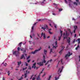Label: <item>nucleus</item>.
<instances>
[{"label": "nucleus", "mask_w": 80, "mask_h": 80, "mask_svg": "<svg viewBox=\"0 0 80 80\" xmlns=\"http://www.w3.org/2000/svg\"><path fill=\"white\" fill-rule=\"evenodd\" d=\"M63 68V67L62 66V68H59L58 72V74H57L55 77V80H58L59 79V78L61 76V73H62V72Z\"/></svg>", "instance_id": "f257e3e1"}, {"label": "nucleus", "mask_w": 80, "mask_h": 80, "mask_svg": "<svg viewBox=\"0 0 80 80\" xmlns=\"http://www.w3.org/2000/svg\"><path fill=\"white\" fill-rule=\"evenodd\" d=\"M69 2V7L72 8L73 6V4L77 6L78 4L80 5V2H79L78 0H76V2H74V3L71 0H68Z\"/></svg>", "instance_id": "f03ea898"}, {"label": "nucleus", "mask_w": 80, "mask_h": 80, "mask_svg": "<svg viewBox=\"0 0 80 80\" xmlns=\"http://www.w3.org/2000/svg\"><path fill=\"white\" fill-rule=\"evenodd\" d=\"M20 50V48L19 47L18 48V51H13V55H15L16 57H18V56L20 55V53L18 52V51H19Z\"/></svg>", "instance_id": "7ed1b4c3"}, {"label": "nucleus", "mask_w": 80, "mask_h": 80, "mask_svg": "<svg viewBox=\"0 0 80 80\" xmlns=\"http://www.w3.org/2000/svg\"><path fill=\"white\" fill-rule=\"evenodd\" d=\"M43 58L44 59L42 61V62H38L37 63L38 65L39 66H43V63L46 62V61H45V55H43Z\"/></svg>", "instance_id": "20e7f679"}, {"label": "nucleus", "mask_w": 80, "mask_h": 80, "mask_svg": "<svg viewBox=\"0 0 80 80\" xmlns=\"http://www.w3.org/2000/svg\"><path fill=\"white\" fill-rule=\"evenodd\" d=\"M60 63L61 64H62L63 65H66V63H65V62L64 60H63V59H61L58 62V65L57 66V67H58V64H60Z\"/></svg>", "instance_id": "39448f33"}, {"label": "nucleus", "mask_w": 80, "mask_h": 80, "mask_svg": "<svg viewBox=\"0 0 80 80\" xmlns=\"http://www.w3.org/2000/svg\"><path fill=\"white\" fill-rule=\"evenodd\" d=\"M66 33H64L63 34L64 36H65V37H63L64 38V40L65 39V38H67V37L69 35V33H68L67 31H65Z\"/></svg>", "instance_id": "423d86ee"}, {"label": "nucleus", "mask_w": 80, "mask_h": 80, "mask_svg": "<svg viewBox=\"0 0 80 80\" xmlns=\"http://www.w3.org/2000/svg\"><path fill=\"white\" fill-rule=\"evenodd\" d=\"M44 31H46L47 28V29H48V26L47 25H45L44 26H42L41 28Z\"/></svg>", "instance_id": "0eeeda50"}, {"label": "nucleus", "mask_w": 80, "mask_h": 80, "mask_svg": "<svg viewBox=\"0 0 80 80\" xmlns=\"http://www.w3.org/2000/svg\"><path fill=\"white\" fill-rule=\"evenodd\" d=\"M72 55V53H71L70 54V52H68V53L65 56V58L66 59H67L68 58H69L70 56Z\"/></svg>", "instance_id": "6e6552de"}, {"label": "nucleus", "mask_w": 80, "mask_h": 80, "mask_svg": "<svg viewBox=\"0 0 80 80\" xmlns=\"http://www.w3.org/2000/svg\"><path fill=\"white\" fill-rule=\"evenodd\" d=\"M42 49V48L40 47L38 49V50H35L34 51H33L31 52V53H32V54H35V53H37V52H38V51H40V50H41Z\"/></svg>", "instance_id": "1a4fd4ad"}, {"label": "nucleus", "mask_w": 80, "mask_h": 80, "mask_svg": "<svg viewBox=\"0 0 80 80\" xmlns=\"http://www.w3.org/2000/svg\"><path fill=\"white\" fill-rule=\"evenodd\" d=\"M37 22H35L34 24H33L31 28V33L32 32H33V29L35 27V25L37 24Z\"/></svg>", "instance_id": "9d476101"}, {"label": "nucleus", "mask_w": 80, "mask_h": 80, "mask_svg": "<svg viewBox=\"0 0 80 80\" xmlns=\"http://www.w3.org/2000/svg\"><path fill=\"white\" fill-rule=\"evenodd\" d=\"M70 41H71V39L70 38H68L67 39V42L68 43V45L67 48L68 46H70Z\"/></svg>", "instance_id": "9b49d317"}, {"label": "nucleus", "mask_w": 80, "mask_h": 80, "mask_svg": "<svg viewBox=\"0 0 80 80\" xmlns=\"http://www.w3.org/2000/svg\"><path fill=\"white\" fill-rule=\"evenodd\" d=\"M53 47V48H56L58 46H57V42L56 41L52 45Z\"/></svg>", "instance_id": "f8f14e48"}, {"label": "nucleus", "mask_w": 80, "mask_h": 80, "mask_svg": "<svg viewBox=\"0 0 80 80\" xmlns=\"http://www.w3.org/2000/svg\"><path fill=\"white\" fill-rule=\"evenodd\" d=\"M61 47H62V49L59 52V53L60 55L62 54V52H63V49L64 48H65V47L62 46H61Z\"/></svg>", "instance_id": "ddd939ff"}, {"label": "nucleus", "mask_w": 80, "mask_h": 80, "mask_svg": "<svg viewBox=\"0 0 80 80\" xmlns=\"http://www.w3.org/2000/svg\"><path fill=\"white\" fill-rule=\"evenodd\" d=\"M41 37H43V39H45L46 38V36L45 34L43 32H42L41 34Z\"/></svg>", "instance_id": "4468645a"}, {"label": "nucleus", "mask_w": 80, "mask_h": 80, "mask_svg": "<svg viewBox=\"0 0 80 80\" xmlns=\"http://www.w3.org/2000/svg\"><path fill=\"white\" fill-rule=\"evenodd\" d=\"M33 77V78L32 79V80H34L35 79V78L37 77V75H32V76L31 78H30V79H31V78H32V77Z\"/></svg>", "instance_id": "2eb2a0df"}, {"label": "nucleus", "mask_w": 80, "mask_h": 80, "mask_svg": "<svg viewBox=\"0 0 80 80\" xmlns=\"http://www.w3.org/2000/svg\"><path fill=\"white\" fill-rule=\"evenodd\" d=\"M62 33H63V31H61L60 32V33H61V36H59L58 37V40L60 41V39H61V38L62 37Z\"/></svg>", "instance_id": "dca6fc26"}, {"label": "nucleus", "mask_w": 80, "mask_h": 80, "mask_svg": "<svg viewBox=\"0 0 80 80\" xmlns=\"http://www.w3.org/2000/svg\"><path fill=\"white\" fill-rule=\"evenodd\" d=\"M46 1V0H43V1L40 2V3L42 5H43L45 4Z\"/></svg>", "instance_id": "f3484780"}, {"label": "nucleus", "mask_w": 80, "mask_h": 80, "mask_svg": "<svg viewBox=\"0 0 80 80\" xmlns=\"http://www.w3.org/2000/svg\"><path fill=\"white\" fill-rule=\"evenodd\" d=\"M30 73V72L29 71H26V73L24 74L25 78H26V77H27V73Z\"/></svg>", "instance_id": "a211bd4d"}, {"label": "nucleus", "mask_w": 80, "mask_h": 80, "mask_svg": "<svg viewBox=\"0 0 80 80\" xmlns=\"http://www.w3.org/2000/svg\"><path fill=\"white\" fill-rule=\"evenodd\" d=\"M21 51H23V53H25V52H26V49H25L23 48H22L21 49Z\"/></svg>", "instance_id": "6ab92c4d"}, {"label": "nucleus", "mask_w": 80, "mask_h": 80, "mask_svg": "<svg viewBox=\"0 0 80 80\" xmlns=\"http://www.w3.org/2000/svg\"><path fill=\"white\" fill-rule=\"evenodd\" d=\"M35 65H36V62L34 63L33 64V65L32 67V68H34V69H35V68H36V66H35Z\"/></svg>", "instance_id": "aec40b11"}, {"label": "nucleus", "mask_w": 80, "mask_h": 80, "mask_svg": "<svg viewBox=\"0 0 80 80\" xmlns=\"http://www.w3.org/2000/svg\"><path fill=\"white\" fill-rule=\"evenodd\" d=\"M74 33H75V30L77 29V26H74Z\"/></svg>", "instance_id": "412c9836"}, {"label": "nucleus", "mask_w": 80, "mask_h": 80, "mask_svg": "<svg viewBox=\"0 0 80 80\" xmlns=\"http://www.w3.org/2000/svg\"><path fill=\"white\" fill-rule=\"evenodd\" d=\"M29 44H33V45H35V42H32V41H29Z\"/></svg>", "instance_id": "4be33fe9"}, {"label": "nucleus", "mask_w": 80, "mask_h": 80, "mask_svg": "<svg viewBox=\"0 0 80 80\" xmlns=\"http://www.w3.org/2000/svg\"><path fill=\"white\" fill-rule=\"evenodd\" d=\"M23 58L24 59H25V58L24 56V54H22L21 57V59H22Z\"/></svg>", "instance_id": "5701e85b"}, {"label": "nucleus", "mask_w": 80, "mask_h": 80, "mask_svg": "<svg viewBox=\"0 0 80 80\" xmlns=\"http://www.w3.org/2000/svg\"><path fill=\"white\" fill-rule=\"evenodd\" d=\"M76 42H78V44H79L80 43V38H78L77 40L76 41Z\"/></svg>", "instance_id": "b1692460"}, {"label": "nucleus", "mask_w": 80, "mask_h": 80, "mask_svg": "<svg viewBox=\"0 0 80 80\" xmlns=\"http://www.w3.org/2000/svg\"><path fill=\"white\" fill-rule=\"evenodd\" d=\"M52 61V59H51L49 61H48L45 64V65H47V64H48L49 62H51Z\"/></svg>", "instance_id": "393cba45"}, {"label": "nucleus", "mask_w": 80, "mask_h": 80, "mask_svg": "<svg viewBox=\"0 0 80 80\" xmlns=\"http://www.w3.org/2000/svg\"><path fill=\"white\" fill-rule=\"evenodd\" d=\"M32 37H33V36H35V34L33 33L32 34H31L30 35V37L31 38H32Z\"/></svg>", "instance_id": "a878e982"}, {"label": "nucleus", "mask_w": 80, "mask_h": 80, "mask_svg": "<svg viewBox=\"0 0 80 80\" xmlns=\"http://www.w3.org/2000/svg\"><path fill=\"white\" fill-rule=\"evenodd\" d=\"M2 65H3L4 67H6L7 65V63H4L3 62L2 63Z\"/></svg>", "instance_id": "bb28decb"}, {"label": "nucleus", "mask_w": 80, "mask_h": 80, "mask_svg": "<svg viewBox=\"0 0 80 80\" xmlns=\"http://www.w3.org/2000/svg\"><path fill=\"white\" fill-rule=\"evenodd\" d=\"M40 74H39V75L38 76V77H37V80H40Z\"/></svg>", "instance_id": "cd10ccee"}, {"label": "nucleus", "mask_w": 80, "mask_h": 80, "mask_svg": "<svg viewBox=\"0 0 80 80\" xmlns=\"http://www.w3.org/2000/svg\"><path fill=\"white\" fill-rule=\"evenodd\" d=\"M21 63H22V62H21V61H19V62H18V66H19V65H20V64H21Z\"/></svg>", "instance_id": "c85d7f7f"}, {"label": "nucleus", "mask_w": 80, "mask_h": 80, "mask_svg": "<svg viewBox=\"0 0 80 80\" xmlns=\"http://www.w3.org/2000/svg\"><path fill=\"white\" fill-rule=\"evenodd\" d=\"M68 31L69 33H70L71 34V35H72V33H73V32H71V31H70V29H68Z\"/></svg>", "instance_id": "c756f323"}, {"label": "nucleus", "mask_w": 80, "mask_h": 80, "mask_svg": "<svg viewBox=\"0 0 80 80\" xmlns=\"http://www.w3.org/2000/svg\"><path fill=\"white\" fill-rule=\"evenodd\" d=\"M45 70V68H43L42 70V71L41 72L39 73L40 75L41 74V73H42V72H43V70Z\"/></svg>", "instance_id": "7c9ffc66"}, {"label": "nucleus", "mask_w": 80, "mask_h": 80, "mask_svg": "<svg viewBox=\"0 0 80 80\" xmlns=\"http://www.w3.org/2000/svg\"><path fill=\"white\" fill-rule=\"evenodd\" d=\"M51 78H52V76H49V78L48 79V80H50V79H51Z\"/></svg>", "instance_id": "2f4dec72"}, {"label": "nucleus", "mask_w": 80, "mask_h": 80, "mask_svg": "<svg viewBox=\"0 0 80 80\" xmlns=\"http://www.w3.org/2000/svg\"><path fill=\"white\" fill-rule=\"evenodd\" d=\"M47 51L45 50H44V53L45 55H46V54H47Z\"/></svg>", "instance_id": "473e14b6"}, {"label": "nucleus", "mask_w": 80, "mask_h": 80, "mask_svg": "<svg viewBox=\"0 0 80 80\" xmlns=\"http://www.w3.org/2000/svg\"><path fill=\"white\" fill-rule=\"evenodd\" d=\"M50 68V64H49L48 66V68H47V70H49V68Z\"/></svg>", "instance_id": "72a5a7b5"}, {"label": "nucleus", "mask_w": 80, "mask_h": 80, "mask_svg": "<svg viewBox=\"0 0 80 80\" xmlns=\"http://www.w3.org/2000/svg\"><path fill=\"white\" fill-rule=\"evenodd\" d=\"M8 75H10V71H8Z\"/></svg>", "instance_id": "f704fd0d"}, {"label": "nucleus", "mask_w": 80, "mask_h": 80, "mask_svg": "<svg viewBox=\"0 0 80 80\" xmlns=\"http://www.w3.org/2000/svg\"><path fill=\"white\" fill-rule=\"evenodd\" d=\"M62 10H63V9H62V8L59 9V12H62Z\"/></svg>", "instance_id": "c9c22d12"}, {"label": "nucleus", "mask_w": 80, "mask_h": 80, "mask_svg": "<svg viewBox=\"0 0 80 80\" xmlns=\"http://www.w3.org/2000/svg\"><path fill=\"white\" fill-rule=\"evenodd\" d=\"M48 32H49V34H50L51 35V34H53V32H51V31H48Z\"/></svg>", "instance_id": "e433bc0d"}, {"label": "nucleus", "mask_w": 80, "mask_h": 80, "mask_svg": "<svg viewBox=\"0 0 80 80\" xmlns=\"http://www.w3.org/2000/svg\"><path fill=\"white\" fill-rule=\"evenodd\" d=\"M76 40H75V39H74L73 41H72V43H75V41Z\"/></svg>", "instance_id": "4c0bfd02"}, {"label": "nucleus", "mask_w": 80, "mask_h": 80, "mask_svg": "<svg viewBox=\"0 0 80 80\" xmlns=\"http://www.w3.org/2000/svg\"><path fill=\"white\" fill-rule=\"evenodd\" d=\"M22 42H20V43H19V44H18V45L19 46H20V47H21V45H22Z\"/></svg>", "instance_id": "58836bf2"}, {"label": "nucleus", "mask_w": 80, "mask_h": 80, "mask_svg": "<svg viewBox=\"0 0 80 80\" xmlns=\"http://www.w3.org/2000/svg\"><path fill=\"white\" fill-rule=\"evenodd\" d=\"M52 50H53L52 49H51L50 53H52Z\"/></svg>", "instance_id": "ea45409f"}, {"label": "nucleus", "mask_w": 80, "mask_h": 80, "mask_svg": "<svg viewBox=\"0 0 80 80\" xmlns=\"http://www.w3.org/2000/svg\"><path fill=\"white\" fill-rule=\"evenodd\" d=\"M28 69H29V70H31V69H32V68H31L30 66H29Z\"/></svg>", "instance_id": "a19ab883"}, {"label": "nucleus", "mask_w": 80, "mask_h": 80, "mask_svg": "<svg viewBox=\"0 0 80 80\" xmlns=\"http://www.w3.org/2000/svg\"><path fill=\"white\" fill-rule=\"evenodd\" d=\"M45 75H46V73H44V75H42V77H43Z\"/></svg>", "instance_id": "79ce46f5"}, {"label": "nucleus", "mask_w": 80, "mask_h": 80, "mask_svg": "<svg viewBox=\"0 0 80 80\" xmlns=\"http://www.w3.org/2000/svg\"><path fill=\"white\" fill-rule=\"evenodd\" d=\"M23 79V78L22 77H21V78L19 79L18 80H21L22 79Z\"/></svg>", "instance_id": "37998d69"}, {"label": "nucleus", "mask_w": 80, "mask_h": 80, "mask_svg": "<svg viewBox=\"0 0 80 80\" xmlns=\"http://www.w3.org/2000/svg\"><path fill=\"white\" fill-rule=\"evenodd\" d=\"M30 58V56H29L27 58V60H28Z\"/></svg>", "instance_id": "c03bdc74"}, {"label": "nucleus", "mask_w": 80, "mask_h": 80, "mask_svg": "<svg viewBox=\"0 0 80 80\" xmlns=\"http://www.w3.org/2000/svg\"><path fill=\"white\" fill-rule=\"evenodd\" d=\"M53 5H55V6H56V7H57V5H58L57 4H56L55 3H54Z\"/></svg>", "instance_id": "a18cd8bd"}, {"label": "nucleus", "mask_w": 80, "mask_h": 80, "mask_svg": "<svg viewBox=\"0 0 80 80\" xmlns=\"http://www.w3.org/2000/svg\"><path fill=\"white\" fill-rule=\"evenodd\" d=\"M26 66H28V64L27 62H25Z\"/></svg>", "instance_id": "49530a36"}, {"label": "nucleus", "mask_w": 80, "mask_h": 80, "mask_svg": "<svg viewBox=\"0 0 80 80\" xmlns=\"http://www.w3.org/2000/svg\"><path fill=\"white\" fill-rule=\"evenodd\" d=\"M54 27L55 28H57V25H54Z\"/></svg>", "instance_id": "de8ad7c7"}, {"label": "nucleus", "mask_w": 80, "mask_h": 80, "mask_svg": "<svg viewBox=\"0 0 80 80\" xmlns=\"http://www.w3.org/2000/svg\"><path fill=\"white\" fill-rule=\"evenodd\" d=\"M52 14L53 15H56V14H55L54 13H52Z\"/></svg>", "instance_id": "09e8293b"}, {"label": "nucleus", "mask_w": 80, "mask_h": 80, "mask_svg": "<svg viewBox=\"0 0 80 80\" xmlns=\"http://www.w3.org/2000/svg\"><path fill=\"white\" fill-rule=\"evenodd\" d=\"M25 69H27V67H26L25 68H23V70H25Z\"/></svg>", "instance_id": "8fccbe9b"}, {"label": "nucleus", "mask_w": 80, "mask_h": 80, "mask_svg": "<svg viewBox=\"0 0 80 80\" xmlns=\"http://www.w3.org/2000/svg\"><path fill=\"white\" fill-rule=\"evenodd\" d=\"M72 20H74V21H75V18H72Z\"/></svg>", "instance_id": "3c124183"}, {"label": "nucleus", "mask_w": 80, "mask_h": 80, "mask_svg": "<svg viewBox=\"0 0 80 80\" xmlns=\"http://www.w3.org/2000/svg\"><path fill=\"white\" fill-rule=\"evenodd\" d=\"M64 1H65V3H68L67 1L66 0H64Z\"/></svg>", "instance_id": "603ef678"}, {"label": "nucleus", "mask_w": 80, "mask_h": 80, "mask_svg": "<svg viewBox=\"0 0 80 80\" xmlns=\"http://www.w3.org/2000/svg\"><path fill=\"white\" fill-rule=\"evenodd\" d=\"M5 77H3L2 78V80H5Z\"/></svg>", "instance_id": "864d4df0"}, {"label": "nucleus", "mask_w": 80, "mask_h": 80, "mask_svg": "<svg viewBox=\"0 0 80 80\" xmlns=\"http://www.w3.org/2000/svg\"><path fill=\"white\" fill-rule=\"evenodd\" d=\"M52 30V29H48V32H49V31H51Z\"/></svg>", "instance_id": "5fc2aeb1"}, {"label": "nucleus", "mask_w": 80, "mask_h": 80, "mask_svg": "<svg viewBox=\"0 0 80 80\" xmlns=\"http://www.w3.org/2000/svg\"><path fill=\"white\" fill-rule=\"evenodd\" d=\"M30 60H29L28 61V63H29V62H30Z\"/></svg>", "instance_id": "6e6d98bb"}, {"label": "nucleus", "mask_w": 80, "mask_h": 80, "mask_svg": "<svg viewBox=\"0 0 80 80\" xmlns=\"http://www.w3.org/2000/svg\"><path fill=\"white\" fill-rule=\"evenodd\" d=\"M79 47H80V46L79 45V44H78V46H77V47L78 48H79Z\"/></svg>", "instance_id": "4d7b16f0"}, {"label": "nucleus", "mask_w": 80, "mask_h": 80, "mask_svg": "<svg viewBox=\"0 0 80 80\" xmlns=\"http://www.w3.org/2000/svg\"><path fill=\"white\" fill-rule=\"evenodd\" d=\"M24 55H25L26 57H27V54L24 53Z\"/></svg>", "instance_id": "13d9d810"}, {"label": "nucleus", "mask_w": 80, "mask_h": 80, "mask_svg": "<svg viewBox=\"0 0 80 80\" xmlns=\"http://www.w3.org/2000/svg\"><path fill=\"white\" fill-rule=\"evenodd\" d=\"M75 49L76 50H78V48L77 47Z\"/></svg>", "instance_id": "bf43d9fd"}, {"label": "nucleus", "mask_w": 80, "mask_h": 80, "mask_svg": "<svg viewBox=\"0 0 80 80\" xmlns=\"http://www.w3.org/2000/svg\"><path fill=\"white\" fill-rule=\"evenodd\" d=\"M55 61H58V59H56Z\"/></svg>", "instance_id": "052dcab7"}, {"label": "nucleus", "mask_w": 80, "mask_h": 80, "mask_svg": "<svg viewBox=\"0 0 80 80\" xmlns=\"http://www.w3.org/2000/svg\"><path fill=\"white\" fill-rule=\"evenodd\" d=\"M42 20L41 19H39L38 20V22H40Z\"/></svg>", "instance_id": "680f3d73"}, {"label": "nucleus", "mask_w": 80, "mask_h": 80, "mask_svg": "<svg viewBox=\"0 0 80 80\" xmlns=\"http://www.w3.org/2000/svg\"><path fill=\"white\" fill-rule=\"evenodd\" d=\"M11 70H13V67H11Z\"/></svg>", "instance_id": "e2e57ef3"}, {"label": "nucleus", "mask_w": 80, "mask_h": 80, "mask_svg": "<svg viewBox=\"0 0 80 80\" xmlns=\"http://www.w3.org/2000/svg\"><path fill=\"white\" fill-rule=\"evenodd\" d=\"M76 36H77V35L76 34H75L74 35V37H76Z\"/></svg>", "instance_id": "0e129e2a"}, {"label": "nucleus", "mask_w": 80, "mask_h": 80, "mask_svg": "<svg viewBox=\"0 0 80 80\" xmlns=\"http://www.w3.org/2000/svg\"><path fill=\"white\" fill-rule=\"evenodd\" d=\"M50 38V36H48L47 37V38Z\"/></svg>", "instance_id": "69168bd1"}, {"label": "nucleus", "mask_w": 80, "mask_h": 80, "mask_svg": "<svg viewBox=\"0 0 80 80\" xmlns=\"http://www.w3.org/2000/svg\"><path fill=\"white\" fill-rule=\"evenodd\" d=\"M49 25H50V26L51 27H52V25L51 24H49Z\"/></svg>", "instance_id": "338daca9"}, {"label": "nucleus", "mask_w": 80, "mask_h": 80, "mask_svg": "<svg viewBox=\"0 0 80 80\" xmlns=\"http://www.w3.org/2000/svg\"><path fill=\"white\" fill-rule=\"evenodd\" d=\"M79 61H80V56H79Z\"/></svg>", "instance_id": "774afa93"}]
</instances>
